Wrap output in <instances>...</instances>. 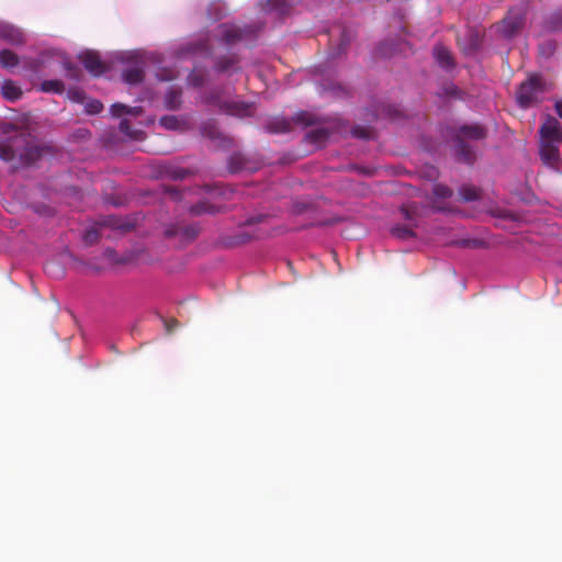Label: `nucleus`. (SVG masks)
Masks as SVG:
<instances>
[{"instance_id":"obj_46","label":"nucleus","mask_w":562,"mask_h":562,"mask_svg":"<svg viewBox=\"0 0 562 562\" xmlns=\"http://www.w3.org/2000/svg\"><path fill=\"white\" fill-rule=\"evenodd\" d=\"M353 135H356L357 137H360V138H368L369 137V132L366 131L362 127H356L353 130Z\"/></svg>"},{"instance_id":"obj_43","label":"nucleus","mask_w":562,"mask_h":562,"mask_svg":"<svg viewBox=\"0 0 562 562\" xmlns=\"http://www.w3.org/2000/svg\"><path fill=\"white\" fill-rule=\"evenodd\" d=\"M349 42H350L349 36L347 35L346 32H342L341 33V37H340L339 53L338 54L342 53L346 49V47L348 46Z\"/></svg>"},{"instance_id":"obj_4","label":"nucleus","mask_w":562,"mask_h":562,"mask_svg":"<svg viewBox=\"0 0 562 562\" xmlns=\"http://www.w3.org/2000/svg\"><path fill=\"white\" fill-rule=\"evenodd\" d=\"M205 102L216 105L221 111L228 115L237 117L251 116L254 114V105L243 101L234 100H222L217 91L211 92L206 98Z\"/></svg>"},{"instance_id":"obj_27","label":"nucleus","mask_w":562,"mask_h":562,"mask_svg":"<svg viewBox=\"0 0 562 562\" xmlns=\"http://www.w3.org/2000/svg\"><path fill=\"white\" fill-rule=\"evenodd\" d=\"M462 201L470 202L480 198V191L472 186L462 187L459 191Z\"/></svg>"},{"instance_id":"obj_5","label":"nucleus","mask_w":562,"mask_h":562,"mask_svg":"<svg viewBox=\"0 0 562 562\" xmlns=\"http://www.w3.org/2000/svg\"><path fill=\"white\" fill-rule=\"evenodd\" d=\"M526 20V9L517 7L510 9L505 18L499 21L495 29L505 38L516 36L524 27Z\"/></svg>"},{"instance_id":"obj_28","label":"nucleus","mask_w":562,"mask_h":562,"mask_svg":"<svg viewBox=\"0 0 562 562\" xmlns=\"http://www.w3.org/2000/svg\"><path fill=\"white\" fill-rule=\"evenodd\" d=\"M161 175H166L167 177H170L171 179H184L189 171L181 168H175L170 166L162 167Z\"/></svg>"},{"instance_id":"obj_38","label":"nucleus","mask_w":562,"mask_h":562,"mask_svg":"<svg viewBox=\"0 0 562 562\" xmlns=\"http://www.w3.org/2000/svg\"><path fill=\"white\" fill-rule=\"evenodd\" d=\"M189 83L193 87H201L204 83V75L192 71L188 77Z\"/></svg>"},{"instance_id":"obj_41","label":"nucleus","mask_w":562,"mask_h":562,"mask_svg":"<svg viewBox=\"0 0 562 562\" xmlns=\"http://www.w3.org/2000/svg\"><path fill=\"white\" fill-rule=\"evenodd\" d=\"M164 325L167 334H171L176 328L179 327V322L175 318L164 319Z\"/></svg>"},{"instance_id":"obj_8","label":"nucleus","mask_w":562,"mask_h":562,"mask_svg":"<svg viewBox=\"0 0 562 562\" xmlns=\"http://www.w3.org/2000/svg\"><path fill=\"white\" fill-rule=\"evenodd\" d=\"M227 168L231 173H237L241 171L254 172L259 168V165L252 158L246 156L243 153L236 151L229 156L227 160Z\"/></svg>"},{"instance_id":"obj_24","label":"nucleus","mask_w":562,"mask_h":562,"mask_svg":"<svg viewBox=\"0 0 562 562\" xmlns=\"http://www.w3.org/2000/svg\"><path fill=\"white\" fill-rule=\"evenodd\" d=\"M544 26L550 32H559L562 31V10H558L551 13L546 22Z\"/></svg>"},{"instance_id":"obj_52","label":"nucleus","mask_w":562,"mask_h":562,"mask_svg":"<svg viewBox=\"0 0 562 562\" xmlns=\"http://www.w3.org/2000/svg\"><path fill=\"white\" fill-rule=\"evenodd\" d=\"M252 223H254L252 218L247 221V224H252Z\"/></svg>"},{"instance_id":"obj_39","label":"nucleus","mask_w":562,"mask_h":562,"mask_svg":"<svg viewBox=\"0 0 562 562\" xmlns=\"http://www.w3.org/2000/svg\"><path fill=\"white\" fill-rule=\"evenodd\" d=\"M126 111H127V105L122 104V103H114L111 106V113L115 117H120L123 114H126Z\"/></svg>"},{"instance_id":"obj_40","label":"nucleus","mask_w":562,"mask_h":562,"mask_svg":"<svg viewBox=\"0 0 562 562\" xmlns=\"http://www.w3.org/2000/svg\"><path fill=\"white\" fill-rule=\"evenodd\" d=\"M401 213L405 220L412 221L414 218V215L416 214V210L413 209L411 205H403L401 207Z\"/></svg>"},{"instance_id":"obj_48","label":"nucleus","mask_w":562,"mask_h":562,"mask_svg":"<svg viewBox=\"0 0 562 562\" xmlns=\"http://www.w3.org/2000/svg\"><path fill=\"white\" fill-rule=\"evenodd\" d=\"M104 257L111 261L115 260V251L112 248H106L104 250Z\"/></svg>"},{"instance_id":"obj_6","label":"nucleus","mask_w":562,"mask_h":562,"mask_svg":"<svg viewBox=\"0 0 562 562\" xmlns=\"http://www.w3.org/2000/svg\"><path fill=\"white\" fill-rule=\"evenodd\" d=\"M317 119L314 114L301 111L296 113L291 120L285 117H276L271 120L267 125V131L273 134L288 133L292 130V124H300L304 127L314 125Z\"/></svg>"},{"instance_id":"obj_12","label":"nucleus","mask_w":562,"mask_h":562,"mask_svg":"<svg viewBox=\"0 0 562 562\" xmlns=\"http://www.w3.org/2000/svg\"><path fill=\"white\" fill-rule=\"evenodd\" d=\"M237 56H223L216 59L215 69L218 72L231 74L239 70Z\"/></svg>"},{"instance_id":"obj_14","label":"nucleus","mask_w":562,"mask_h":562,"mask_svg":"<svg viewBox=\"0 0 562 562\" xmlns=\"http://www.w3.org/2000/svg\"><path fill=\"white\" fill-rule=\"evenodd\" d=\"M434 56L437 60V63L440 65V67H442L443 69H452L454 67V61H453V58L450 54V50L442 46V45H437L435 48H434Z\"/></svg>"},{"instance_id":"obj_30","label":"nucleus","mask_w":562,"mask_h":562,"mask_svg":"<svg viewBox=\"0 0 562 562\" xmlns=\"http://www.w3.org/2000/svg\"><path fill=\"white\" fill-rule=\"evenodd\" d=\"M191 213H193L194 215H200L204 213H215V207L205 202H202L193 205L191 207Z\"/></svg>"},{"instance_id":"obj_1","label":"nucleus","mask_w":562,"mask_h":562,"mask_svg":"<svg viewBox=\"0 0 562 562\" xmlns=\"http://www.w3.org/2000/svg\"><path fill=\"white\" fill-rule=\"evenodd\" d=\"M42 156V148L26 132L0 142V158L4 161L19 160L20 166H31Z\"/></svg>"},{"instance_id":"obj_50","label":"nucleus","mask_w":562,"mask_h":562,"mask_svg":"<svg viewBox=\"0 0 562 562\" xmlns=\"http://www.w3.org/2000/svg\"><path fill=\"white\" fill-rule=\"evenodd\" d=\"M109 225H113V226H116L123 231H128L131 229V225H117L116 223H114L112 220H109Z\"/></svg>"},{"instance_id":"obj_29","label":"nucleus","mask_w":562,"mask_h":562,"mask_svg":"<svg viewBox=\"0 0 562 562\" xmlns=\"http://www.w3.org/2000/svg\"><path fill=\"white\" fill-rule=\"evenodd\" d=\"M23 66L25 69H27L31 72H38L43 66V60L40 58H24L23 59Z\"/></svg>"},{"instance_id":"obj_19","label":"nucleus","mask_w":562,"mask_h":562,"mask_svg":"<svg viewBox=\"0 0 562 562\" xmlns=\"http://www.w3.org/2000/svg\"><path fill=\"white\" fill-rule=\"evenodd\" d=\"M181 234L188 239H194L199 235V228L194 225L186 226V227H170L166 231V235L168 237H173L176 235Z\"/></svg>"},{"instance_id":"obj_32","label":"nucleus","mask_w":562,"mask_h":562,"mask_svg":"<svg viewBox=\"0 0 562 562\" xmlns=\"http://www.w3.org/2000/svg\"><path fill=\"white\" fill-rule=\"evenodd\" d=\"M99 238L100 234L94 227L87 229L83 234V241L86 245H93L99 240Z\"/></svg>"},{"instance_id":"obj_16","label":"nucleus","mask_w":562,"mask_h":562,"mask_svg":"<svg viewBox=\"0 0 562 562\" xmlns=\"http://www.w3.org/2000/svg\"><path fill=\"white\" fill-rule=\"evenodd\" d=\"M196 53L210 55L211 50H210V46H209L207 42L188 43V44L183 45L182 47H180V49H179L180 56H187V55L196 54Z\"/></svg>"},{"instance_id":"obj_49","label":"nucleus","mask_w":562,"mask_h":562,"mask_svg":"<svg viewBox=\"0 0 562 562\" xmlns=\"http://www.w3.org/2000/svg\"><path fill=\"white\" fill-rule=\"evenodd\" d=\"M554 109H555L558 115L562 119V100H559L555 102Z\"/></svg>"},{"instance_id":"obj_11","label":"nucleus","mask_w":562,"mask_h":562,"mask_svg":"<svg viewBox=\"0 0 562 562\" xmlns=\"http://www.w3.org/2000/svg\"><path fill=\"white\" fill-rule=\"evenodd\" d=\"M560 143L540 142V157L544 165L555 168L560 162Z\"/></svg>"},{"instance_id":"obj_42","label":"nucleus","mask_w":562,"mask_h":562,"mask_svg":"<svg viewBox=\"0 0 562 562\" xmlns=\"http://www.w3.org/2000/svg\"><path fill=\"white\" fill-rule=\"evenodd\" d=\"M479 35L477 34H470V46L467 50V53H470L472 50H475L479 47Z\"/></svg>"},{"instance_id":"obj_17","label":"nucleus","mask_w":562,"mask_h":562,"mask_svg":"<svg viewBox=\"0 0 562 562\" xmlns=\"http://www.w3.org/2000/svg\"><path fill=\"white\" fill-rule=\"evenodd\" d=\"M1 91L8 101H16L22 97V90L12 80H4L1 85Z\"/></svg>"},{"instance_id":"obj_35","label":"nucleus","mask_w":562,"mask_h":562,"mask_svg":"<svg viewBox=\"0 0 562 562\" xmlns=\"http://www.w3.org/2000/svg\"><path fill=\"white\" fill-rule=\"evenodd\" d=\"M103 104L98 100H90L86 103V111L89 114H98L102 111Z\"/></svg>"},{"instance_id":"obj_18","label":"nucleus","mask_w":562,"mask_h":562,"mask_svg":"<svg viewBox=\"0 0 562 562\" xmlns=\"http://www.w3.org/2000/svg\"><path fill=\"white\" fill-rule=\"evenodd\" d=\"M256 237L255 233H248L246 231H241L235 235L228 236L224 244L227 247H236L244 244L249 243Z\"/></svg>"},{"instance_id":"obj_13","label":"nucleus","mask_w":562,"mask_h":562,"mask_svg":"<svg viewBox=\"0 0 562 562\" xmlns=\"http://www.w3.org/2000/svg\"><path fill=\"white\" fill-rule=\"evenodd\" d=\"M0 37L11 45H21L24 43V34L14 26H2L0 29Z\"/></svg>"},{"instance_id":"obj_25","label":"nucleus","mask_w":562,"mask_h":562,"mask_svg":"<svg viewBox=\"0 0 562 562\" xmlns=\"http://www.w3.org/2000/svg\"><path fill=\"white\" fill-rule=\"evenodd\" d=\"M41 91L61 94L65 91V85L58 79L44 80L41 83Z\"/></svg>"},{"instance_id":"obj_37","label":"nucleus","mask_w":562,"mask_h":562,"mask_svg":"<svg viewBox=\"0 0 562 562\" xmlns=\"http://www.w3.org/2000/svg\"><path fill=\"white\" fill-rule=\"evenodd\" d=\"M202 133H203V135H205L210 138H216L220 134L217 128L215 127L214 123H212V122L203 124Z\"/></svg>"},{"instance_id":"obj_7","label":"nucleus","mask_w":562,"mask_h":562,"mask_svg":"<svg viewBox=\"0 0 562 562\" xmlns=\"http://www.w3.org/2000/svg\"><path fill=\"white\" fill-rule=\"evenodd\" d=\"M541 142L562 143V127L560 122L547 115L539 130Z\"/></svg>"},{"instance_id":"obj_15","label":"nucleus","mask_w":562,"mask_h":562,"mask_svg":"<svg viewBox=\"0 0 562 562\" xmlns=\"http://www.w3.org/2000/svg\"><path fill=\"white\" fill-rule=\"evenodd\" d=\"M122 76L126 83L137 85L143 81L145 71L142 66L135 65L133 67L125 69Z\"/></svg>"},{"instance_id":"obj_34","label":"nucleus","mask_w":562,"mask_h":562,"mask_svg":"<svg viewBox=\"0 0 562 562\" xmlns=\"http://www.w3.org/2000/svg\"><path fill=\"white\" fill-rule=\"evenodd\" d=\"M268 5L271 9H276L280 14H284L289 11L286 0H269Z\"/></svg>"},{"instance_id":"obj_20","label":"nucleus","mask_w":562,"mask_h":562,"mask_svg":"<svg viewBox=\"0 0 562 562\" xmlns=\"http://www.w3.org/2000/svg\"><path fill=\"white\" fill-rule=\"evenodd\" d=\"M160 125L170 131H182L186 127V122L176 115H165L159 121Z\"/></svg>"},{"instance_id":"obj_21","label":"nucleus","mask_w":562,"mask_h":562,"mask_svg":"<svg viewBox=\"0 0 562 562\" xmlns=\"http://www.w3.org/2000/svg\"><path fill=\"white\" fill-rule=\"evenodd\" d=\"M329 136V132L327 128L317 127L310 132H307L305 138L316 146H321Z\"/></svg>"},{"instance_id":"obj_45","label":"nucleus","mask_w":562,"mask_h":562,"mask_svg":"<svg viewBox=\"0 0 562 562\" xmlns=\"http://www.w3.org/2000/svg\"><path fill=\"white\" fill-rule=\"evenodd\" d=\"M310 206H311V204H308V203L296 202L294 204V211L297 214H301V213L305 212Z\"/></svg>"},{"instance_id":"obj_9","label":"nucleus","mask_w":562,"mask_h":562,"mask_svg":"<svg viewBox=\"0 0 562 562\" xmlns=\"http://www.w3.org/2000/svg\"><path fill=\"white\" fill-rule=\"evenodd\" d=\"M218 30L221 40L226 45H233L254 33L249 27L241 29L233 24H221Z\"/></svg>"},{"instance_id":"obj_3","label":"nucleus","mask_w":562,"mask_h":562,"mask_svg":"<svg viewBox=\"0 0 562 562\" xmlns=\"http://www.w3.org/2000/svg\"><path fill=\"white\" fill-rule=\"evenodd\" d=\"M547 91V85L541 76L531 75L528 79L520 83L517 91V103L519 106L527 109L533 104L541 102Z\"/></svg>"},{"instance_id":"obj_44","label":"nucleus","mask_w":562,"mask_h":562,"mask_svg":"<svg viewBox=\"0 0 562 562\" xmlns=\"http://www.w3.org/2000/svg\"><path fill=\"white\" fill-rule=\"evenodd\" d=\"M68 94L69 97L74 100V101H77V102H82L83 101V92L80 91V90H69L68 91Z\"/></svg>"},{"instance_id":"obj_47","label":"nucleus","mask_w":562,"mask_h":562,"mask_svg":"<svg viewBox=\"0 0 562 562\" xmlns=\"http://www.w3.org/2000/svg\"><path fill=\"white\" fill-rule=\"evenodd\" d=\"M142 112H143V109L140 106H134V108L127 106L126 114L136 116V115H139Z\"/></svg>"},{"instance_id":"obj_51","label":"nucleus","mask_w":562,"mask_h":562,"mask_svg":"<svg viewBox=\"0 0 562 562\" xmlns=\"http://www.w3.org/2000/svg\"><path fill=\"white\" fill-rule=\"evenodd\" d=\"M384 47H385V45H384V44H382V45L380 46V50H381V53H383V54H385V53H384Z\"/></svg>"},{"instance_id":"obj_31","label":"nucleus","mask_w":562,"mask_h":562,"mask_svg":"<svg viewBox=\"0 0 562 562\" xmlns=\"http://www.w3.org/2000/svg\"><path fill=\"white\" fill-rule=\"evenodd\" d=\"M432 192L437 198L440 199H447L452 195V190L449 187L441 183L435 184Z\"/></svg>"},{"instance_id":"obj_2","label":"nucleus","mask_w":562,"mask_h":562,"mask_svg":"<svg viewBox=\"0 0 562 562\" xmlns=\"http://www.w3.org/2000/svg\"><path fill=\"white\" fill-rule=\"evenodd\" d=\"M487 136V130L479 124H464L457 130L456 146L457 156L460 161L472 164L475 160V154L465 139L481 140Z\"/></svg>"},{"instance_id":"obj_36","label":"nucleus","mask_w":562,"mask_h":562,"mask_svg":"<svg viewBox=\"0 0 562 562\" xmlns=\"http://www.w3.org/2000/svg\"><path fill=\"white\" fill-rule=\"evenodd\" d=\"M120 131L122 133H124L125 135H128L133 138H137V134L140 133L139 131H133L131 128V124H130L128 120H126V119H124L120 122Z\"/></svg>"},{"instance_id":"obj_26","label":"nucleus","mask_w":562,"mask_h":562,"mask_svg":"<svg viewBox=\"0 0 562 562\" xmlns=\"http://www.w3.org/2000/svg\"><path fill=\"white\" fill-rule=\"evenodd\" d=\"M392 235L400 239H409L415 236L412 226L408 225H397L392 228Z\"/></svg>"},{"instance_id":"obj_23","label":"nucleus","mask_w":562,"mask_h":562,"mask_svg":"<svg viewBox=\"0 0 562 562\" xmlns=\"http://www.w3.org/2000/svg\"><path fill=\"white\" fill-rule=\"evenodd\" d=\"M181 105V91L170 89L165 95V106L168 110H178Z\"/></svg>"},{"instance_id":"obj_22","label":"nucleus","mask_w":562,"mask_h":562,"mask_svg":"<svg viewBox=\"0 0 562 562\" xmlns=\"http://www.w3.org/2000/svg\"><path fill=\"white\" fill-rule=\"evenodd\" d=\"M19 63L20 58L14 52L10 49H2L0 52V64L3 68L11 69L16 67Z\"/></svg>"},{"instance_id":"obj_33","label":"nucleus","mask_w":562,"mask_h":562,"mask_svg":"<svg viewBox=\"0 0 562 562\" xmlns=\"http://www.w3.org/2000/svg\"><path fill=\"white\" fill-rule=\"evenodd\" d=\"M64 67H65L66 71H67V76L70 79H74V80H79L80 79L81 70L76 65H74L70 61H65L64 63Z\"/></svg>"},{"instance_id":"obj_10","label":"nucleus","mask_w":562,"mask_h":562,"mask_svg":"<svg viewBox=\"0 0 562 562\" xmlns=\"http://www.w3.org/2000/svg\"><path fill=\"white\" fill-rule=\"evenodd\" d=\"M79 59L85 68L94 77L101 76L106 70L105 64L95 52L87 50L79 55Z\"/></svg>"}]
</instances>
